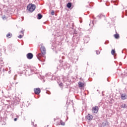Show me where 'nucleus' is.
I'll list each match as a JSON object with an SVG mask.
<instances>
[{
	"label": "nucleus",
	"instance_id": "f257e3e1",
	"mask_svg": "<svg viewBox=\"0 0 127 127\" xmlns=\"http://www.w3.org/2000/svg\"><path fill=\"white\" fill-rule=\"evenodd\" d=\"M35 8H36V6L33 4H29L27 7V9L29 11H31V12L34 11V10H35Z\"/></svg>",
	"mask_w": 127,
	"mask_h": 127
},
{
	"label": "nucleus",
	"instance_id": "a211bd4d",
	"mask_svg": "<svg viewBox=\"0 0 127 127\" xmlns=\"http://www.w3.org/2000/svg\"><path fill=\"white\" fill-rule=\"evenodd\" d=\"M99 54H100V51H96V54H97V55H99Z\"/></svg>",
	"mask_w": 127,
	"mask_h": 127
},
{
	"label": "nucleus",
	"instance_id": "9d476101",
	"mask_svg": "<svg viewBox=\"0 0 127 127\" xmlns=\"http://www.w3.org/2000/svg\"><path fill=\"white\" fill-rule=\"evenodd\" d=\"M43 55L42 54H41V53H39V54L37 55V57L38 59H39V60H40V58H41V57H42V56H43Z\"/></svg>",
	"mask_w": 127,
	"mask_h": 127
},
{
	"label": "nucleus",
	"instance_id": "9b49d317",
	"mask_svg": "<svg viewBox=\"0 0 127 127\" xmlns=\"http://www.w3.org/2000/svg\"><path fill=\"white\" fill-rule=\"evenodd\" d=\"M67 7H68V8H71V7L72 6V3L71 2H68L67 5H66Z\"/></svg>",
	"mask_w": 127,
	"mask_h": 127
},
{
	"label": "nucleus",
	"instance_id": "39448f33",
	"mask_svg": "<svg viewBox=\"0 0 127 127\" xmlns=\"http://www.w3.org/2000/svg\"><path fill=\"white\" fill-rule=\"evenodd\" d=\"M78 87L79 88H84L85 86H86V83L85 82H82L81 81H79L78 83Z\"/></svg>",
	"mask_w": 127,
	"mask_h": 127
},
{
	"label": "nucleus",
	"instance_id": "1a4fd4ad",
	"mask_svg": "<svg viewBox=\"0 0 127 127\" xmlns=\"http://www.w3.org/2000/svg\"><path fill=\"white\" fill-rule=\"evenodd\" d=\"M7 38H11L12 37V34L10 32L8 33L6 35Z\"/></svg>",
	"mask_w": 127,
	"mask_h": 127
},
{
	"label": "nucleus",
	"instance_id": "4468645a",
	"mask_svg": "<svg viewBox=\"0 0 127 127\" xmlns=\"http://www.w3.org/2000/svg\"><path fill=\"white\" fill-rule=\"evenodd\" d=\"M38 19H41L42 18V15H41V14H38Z\"/></svg>",
	"mask_w": 127,
	"mask_h": 127
},
{
	"label": "nucleus",
	"instance_id": "0eeeda50",
	"mask_svg": "<svg viewBox=\"0 0 127 127\" xmlns=\"http://www.w3.org/2000/svg\"><path fill=\"white\" fill-rule=\"evenodd\" d=\"M87 119L88 121H92V120H93V116L88 114L87 116Z\"/></svg>",
	"mask_w": 127,
	"mask_h": 127
},
{
	"label": "nucleus",
	"instance_id": "ddd939ff",
	"mask_svg": "<svg viewBox=\"0 0 127 127\" xmlns=\"http://www.w3.org/2000/svg\"><path fill=\"white\" fill-rule=\"evenodd\" d=\"M111 54H112V55H115V54H116V51L115 50V49L112 50L111 51Z\"/></svg>",
	"mask_w": 127,
	"mask_h": 127
},
{
	"label": "nucleus",
	"instance_id": "20e7f679",
	"mask_svg": "<svg viewBox=\"0 0 127 127\" xmlns=\"http://www.w3.org/2000/svg\"><path fill=\"white\" fill-rule=\"evenodd\" d=\"M34 92L36 95H39L41 92V90H40V88H35L34 89Z\"/></svg>",
	"mask_w": 127,
	"mask_h": 127
},
{
	"label": "nucleus",
	"instance_id": "412c9836",
	"mask_svg": "<svg viewBox=\"0 0 127 127\" xmlns=\"http://www.w3.org/2000/svg\"><path fill=\"white\" fill-rule=\"evenodd\" d=\"M21 33H23V31H21Z\"/></svg>",
	"mask_w": 127,
	"mask_h": 127
},
{
	"label": "nucleus",
	"instance_id": "7ed1b4c3",
	"mask_svg": "<svg viewBox=\"0 0 127 127\" xmlns=\"http://www.w3.org/2000/svg\"><path fill=\"white\" fill-rule=\"evenodd\" d=\"M41 52L43 55L46 54V49L43 46L41 47Z\"/></svg>",
	"mask_w": 127,
	"mask_h": 127
},
{
	"label": "nucleus",
	"instance_id": "f03ea898",
	"mask_svg": "<svg viewBox=\"0 0 127 127\" xmlns=\"http://www.w3.org/2000/svg\"><path fill=\"white\" fill-rule=\"evenodd\" d=\"M92 112L94 114L98 113V112H99V107H98V106H95V107L92 108Z\"/></svg>",
	"mask_w": 127,
	"mask_h": 127
},
{
	"label": "nucleus",
	"instance_id": "423d86ee",
	"mask_svg": "<svg viewBox=\"0 0 127 127\" xmlns=\"http://www.w3.org/2000/svg\"><path fill=\"white\" fill-rule=\"evenodd\" d=\"M26 56L28 59H32V58H33V54H32L31 53H28Z\"/></svg>",
	"mask_w": 127,
	"mask_h": 127
},
{
	"label": "nucleus",
	"instance_id": "4be33fe9",
	"mask_svg": "<svg viewBox=\"0 0 127 127\" xmlns=\"http://www.w3.org/2000/svg\"><path fill=\"white\" fill-rule=\"evenodd\" d=\"M43 57H45V56H43Z\"/></svg>",
	"mask_w": 127,
	"mask_h": 127
},
{
	"label": "nucleus",
	"instance_id": "6e6552de",
	"mask_svg": "<svg viewBox=\"0 0 127 127\" xmlns=\"http://www.w3.org/2000/svg\"><path fill=\"white\" fill-rule=\"evenodd\" d=\"M127 94H124L121 95L122 100H126V99H127Z\"/></svg>",
	"mask_w": 127,
	"mask_h": 127
},
{
	"label": "nucleus",
	"instance_id": "aec40b11",
	"mask_svg": "<svg viewBox=\"0 0 127 127\" xmlns=\"http://www.w3.org/2000/svg\"><path fill=\"white\" fill-rule=\"evenodd\" d=\"M14 122H16L17 121V118H15L14 119Z\"/></svg>",
	"mask_w": 127,
	"mask_h": 127
},
{
	"label": "nucleus",
	"instance_id": "2eb2a0df",
	"mask_svg": "<svg viewBox=\"0 0 127 127\" xmlns=\"http://www.w3.org/2000/svg\"><path fill=\"white\" fill-rule=\"evenodd\" d=\"M60 124L62 125V126H64L65 125V123L63 122L62 121H60Z\"/></svg>",
	"mask_w": 127,
	"mask_h": 127
},
{
	"label": "nucleus",
	"instance_id": "f8f14e48",
	"mask_svg": "<svg viewBox=\"0 0 127 127\" xmlns=\"http://www.w3.org/2000/svg\"><path fill=\"white\" fill-rule=\"evenodd\" d=\"M114 37L116 39H119V38H120V35H119V34H116L114 35Z\"/></svg>",
	"mask_w": 127,
	"mask_h": 127
},
{
	"label": "nucleus",
	"instance_id": "f3484780",
	"mask_svg": "<svg viewBox=\"0 0 127 127\" xmlns=\"http://www.w3.org/2000/svg\"><path fill=\"white\" fill-rule=\"evenodd\" d=\"M24 68L25 69H28V66L27 65H24Z\"/></svg>",
	"mask_w": 127,
	"mask_h": 127
},
{
	"label": "nucleus",
	"instance_id": "6ab92c4d",
	"mask_svg": "<svg viewBox=\"0 0 127 127\" xmlns=\"http://www.w3.org/2000/svg\"><path fill=\"white\" fill-rule=\"evenodd\" d=\"M18 37V38H22V35H19Z\"/></svg>",
	"mask_w": 127,
	"mask_h": 127
},
{
	"label": "nucleus",
	"instance_id": "dca6fc26",
	"mask_svg": "<svg viewBox=\"0 0 127 127\" xmlns=\"http://www.w3.org/2000/svg\"><path fill=\"white\" fill-rule=\"evenodd\" d=\"M54 13H55V12L54 11V10H52L51 11L52 15H54Z\"/></svg>",
	"mask_w": 127,
	"mask_h": 127
}]
</instances>
